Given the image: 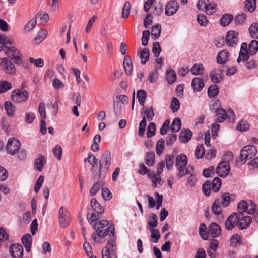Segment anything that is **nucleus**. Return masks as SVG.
Wrapping results in <instances>:
<instances>
[{
	"instance_id": "obj_1",
	"label": "nucleus",
	"mask_w": 258,
	"mask_h": 258,
	"mask_svg": "<svg viewBox=\"0 0 258 258\" xmlns=\"http://www.w3.org/2000/svg\"><path fill=\"white\" fill-rule=\"evenodd\" d=\"M13 44L5 34H0V51L5 48V53L8 57L17 64H20L22 63L23 55L18 49L11 46Z\"/></svg>"
},
{
	"instance_id": "obj_2",
	"label": "nucleus",
	"mask_w": 258,
	"mask_h": 258,
	"mask_svg": "<svg viewBox=\"0 0 258 258\" xmlns=\"http://www.w3.org/2000/svg\"><path fill=\"white\" fill-rule=\"evenodd\" d=\"M92 228L95 230L94 233L101 237H104L107 235L113 236L115 233L114 224L106 220L96 222L93 224Z\"/></svg>"
},
{
	"instance_id": "obj_3",
	"label": "nucleus",
	"mask_w": 258,
	"mask_h": 258,
	"mask_svg": "<svg viewBox=\"0 0 258 258\" xmlns=\"http://www.w3.org/2000/svg\"><path fill=\"white\" fill-rule=\"evenodd\" d=\"M99 164V176L101 177L107 173L111 164V153L109 150H106L102 155Z\"/></svg>"
},
{
	"instance_id": "obj_4",
	"label": "nucleus",
	"mask_w": 258,
	"mask_h": 258,
	"mask_svg": "<svg viewBox=\"0 0 258 258\" xmlns=\"http://www.w3.org/2000/svg\"><path fill=\"white\" fill-rule=\"evenodd\" d=\"M257 153L256 148L254 145H247L244 146L241 150L240 158L241 161L244 162L247 160L253 158Z\"/></svg>"
},
{
	"instance_id": "obj_5",
	"label": "nucleus",
	"mask_w": 258,
	"mask_h": 258,
	"mask_svg": "<svg viewBox=\"0 0 258 258\" xmlns=\"http://www.w3.org/2000/svg\"><path fill=\"white\" fill-rule=\"evenodd\" d=\"M115 242L114 238H111L108 240L107 245L102 250V258H111V253L116 256Z\"/></svg>"
},
{
	"instance_id": "obj_6",
	"label": "nucleus",
	"mask_w": 258,
	"mask_h": 258,
	"mask_svg": "<svg viewBox=\"0 0 258 258\" xmlns=\"http://www.w3.org/2000/svg\"><path fill=\"white\" fill-rule=\"evenodd\" d=\"M21 143L15 138H10L7 142L6 150L8 154L14 155L19 151Z\"/></svg>"
},
{
	"instance_id": "obj_7",
	"label": "nucleus",
	"mask_w": 258,
	"mask_h": 258,
	"mask_svg": "<svg viewBox=\"0 0 258 258\" xmlns=\"http://www.w3.org/2000/svg\"><path fill=\"white\" fill-rule=\"evenodd\" d=\"M12 100L15 103H19L26 101L28 97V93L26 91H21L19 89H16L11 93Z\"/></svg>"
},
{
	"instance_id": "obj_8",
	"label": "nucleus",
	"mask_w": 258,
	"mask_h": 258,
	"mask_svg": "<svg viewBox=\"0 0 258 258\" xmlns=\"http://www.w3.org/2000/svg\"><path fill=\"white\" fill-rule=\"evenodd\" d=\"M0 66L6 74L13 75L16 73V69L15 66L8 58H2Z\"/></svg>"
},
{
	"instance_id": "obj_9",
	"label": "nucleus",
	"mask_w": 258,
	"mask_h": 258,
	"mask_svg": "<svg viewBox=\"0 0 258 258\" xmlns=\"http://www.w3.org/2000/svg\"><path fill=\"white\" fill-rule=\"evenodd\" d=\"M239 216L238 214L233 213L227 219L225 222V228L228 230H232L236 225H238Z\"/></svg>"
},
{
	"instance_id": "obj_10",
	"label": "nucleus",
	"mask_w": 258,
	"mask_h": 258,
	"mask_svg": "<svg viewBox=\"0 0 258 258\" xmlns=\"http://www.w3.org/2000/svg\"><path fill=\"white\" fill-rule=\"evenodd\" d=\"M216 171L219 176L225 177L230 172L229 163L226 161H222L218 165Z\"/></svg>"
},
{
	"instance_id": "obj_11",
	"label": "nucleus",
	"mask_w": 258,
	"mask_h": 258,
	"mask_svg": "<svg viewBox=\"0 0 258 258\" xmlns=\"http://www.w3.org/2000/svg\"><path fill=\"white\" fill-rule=\"evenodd\" d=\"M119 101H117L114 104V111L115 116L117 117H119L121 114V105L120 103L121 102L123 104H127L128 102V97L125 95H120L117 96Z\"/></svg>"
},
{
	"instance_id": "obj_12",
	"label": "nucleus",
	"mask_w": 258,
	"mask_h": 258,
	"mask_svg": "<svg viewBox=\"0 0 258 258\" xmlns=\"http://www.w3.org/2000/svg\"><path fill=\"white\" fill-rule=\"evenodd\" d=\"M179 8V4L176 1H170L166 5L165 14L167 16L173 15L177 12Z\"/></svg>"
},
{
	"instance_id": "obj_13",
	"label": "nucleus",
	"mask_w": 258,
	"mask_h": 258,
	"mask_svg": "<svg viewBox=\"0 0 258 258\" xmlns=\"http://www.w3.org/2000/svg\"><path fill=\"white\" fill-rule=\"evenodd\" d=\"M10 250L13 258L23 257V247L20 244L11 245Z\"/></svg>"
},
{
	"instance_id": "obj_14",
	"label": "nucleus",
	"mask_w": 258,
	"mask_h": 258,
	"mask_svg": "<svg viewBox=\"0 0 258 258\" xmlns=\"http://www.w3.org/2000/svg\"><path fill=\"white\" fill-rule=\"evenodd\" d=\"M210 77L213 83H219L223 79V70L220 68L213 69L210 73Z\"/></svg>"
},
{
	"instance_id": "obj_15",
	"label": "nucleus",
	"mask_w": 258,
	"mask_h": 258,
	"mask_svg": "<svg viewBox=\"0 0 258 258\" xmlns=\"http://www.w3.org/2000/svg\"><path fill=\"white\" fill-rule=\"evenodd\" d=\"M238 33L235 31H229L227 33L225 39L227 44L231 47L235 46L238 42Z\"/></svg>"
},
{
	"instance_id": "obj_16",
	"label": "nucleus",
	"mask_w": 258,
	"mask_h": 258,
	"mask_svg": "<svg viewBox=\"0 0 258 258\" xmlns=\"http://www.w3.org/2000/svg\"><path fill=\"white\" fill-rule=\"evenodd\" d=\"M221 228L220 226L216 223H211L208 230V237L210 236L213 238H216L220 235Z\"/></svg>"
},
{
	"instance_id": "obj_17",
	"label": "nucleus",
	"mask_w": 258,
	"mask_h": 258,
	"mask_svg": "<svg viewBox=\"0 0 258 258\" xmlns=\"http://www.w3.org/2000/svg\"><path fill=\"white\" fill-rule=\"evenodd\" d=\"M239 216V221H238V226L240 229L247 228L250 224L253 217L250 216Z\"/></svg>"
},
{
	"instance_id": "obj_18",
	"label": "nucleus",
	"mask_w": 258,
	"mask_h": 258,
	"mask_svg": "<svg viewBox=\"0 0 258 258\" xmlns=\"http://www.w3.org/2000/svg\"><path fill=\"white\" fill-rule=\"evenodd\" d=\"M187 163V159L186 156L183 154L178 155L176 157L175 166L177 168H182L183 166H186Z\"/></svg>"
},
{
	"instance_id": "obj_19",
	"label": "nucleus",
	"mask_w": 258,
	"mask_h": 258,
	"mask_svg": "<svg viewBox=\"0 0 258 258\" xmlns=\"http://www.w3.org/2000/svg\"><path fill=\"white\" fill-rule=\"evenodd\" d=\"M46 162L45 157L42 155H39L38 158L35 160L34 167L36 170L41 172Z\"/></svg>"
},
{
	"instance_id": "obj_20",
	"label": "nucleus",
	"mask_w": 258,
	"mask_h": 258,
	"mask_svg": "<svg viewBox=\"0 0 258 258\" xmlns=\"http://www.w3.org/2000/svg\"><path fill=\"white\" fill-rule=\"evenodd\" d=\"M218 199L220 200V203L223 207L228 206L234 200V198L228 192L223 194L221 198Z\"/></svg>"
},
{
	"instance_id": "obj_21",
	"label": "nucleus",
	"mask_w": 258,
	"mask_h": 258,
	"mask_svg": "<svg viewBox=\"0 0 258 258\" xmlns=\"http://www.w3.org/2000/svg\"><path fill=\"white\" fill-rule=\"evenodd\" d=\"M192 135V133L190 130L184 129L180 132L179 138L181 142L186 143L189 141Z\"/></svg>"
},
{
	"instance_id": "obj_22",
	"label": "nucleus",
	"mask_w": 258,
	"mask_h": 258,
	"mask_svg": "<svg viewBox=\"0 0 258 258\" xmlns=\"http://www.w3.org/2000/svg\"><path fill=\"white\" fill-rule=\"evenodd\" d=\"M229 53L227 50H223L217 55V62L219 64H225L228 61Z\"/></svg>"
},
{
	"instance_id": "obj_23",
	"label": "nucleus",
	"mask_w": 258,
	"mask_h": 258,
	"mask_svg": "<svg viewBox=\"0 0 258 258\" xmlns=\"http://www.w3.org/2000/svg\"><path fill=\"white\" fill-rule=\"evenodd\" d=\"M191 85L195 91H200L204 86V83L202 79L199 77H195L193 79Z\"/></svg>"
},
{
	"instance_id": "obj_24",
	"label": "nucleus",
	"mask_w": 258,
	"mask_h": 258,
	"mask_svg": "<svg viewBox=\"0 0 258 258\" xmlns=\"http://www.w3.org/2000/svg\"><path fill=\"white\" fill-rule=\"evenodd\" d=\"M22 242L26 251L30 252L31 250L32 237L30 234H26L22 238Z\"/></svg>"
},
{
	"instance_id": "obj_25",
	"label": "nucleus",
	"mask_w": 258,
	"mask_h": 258,
	"mask_svg": "<svg viewBox=\"0 0 258 258\" xmlns=\"http://www.w3.org/2000/svg\"><path fill=\"white\" fill-rule=\"evenodd\" d=\"M123 67L125 73L128 75H131L133 71L132 62L128 56H125L123 60Z\"/></svg>"
},
{
	"instance_id": "obj_26",
	"label": "nucleus",
	"mask_w": 258,
	"mask_h": 258,
	"mask_svg": "<svg viewBox=\"0 0 258 258\" xmlns=\"http://www.w3.org/2000/svg\"><path fill=\"white\" fill-rule=\"evenodd\" d=\"M91 206L98 214H102L104 212V208L100 205L95 198L92 199Z\"/></svg>"
},
{
	"instance_id": "obj_27",
	"label": "nucleus",
	"mask_w": 258,
	"mask_h": 258,
	"mask_svg": "<svg viewBox=\"0 0 258 258\" xmlns=\"http://www.w3.org/2000/svg\"><path fill=\"white\" fill-rule=\"evenodd\" d=\"M145 162L147 166H152L155 163V154L153 151L147 152L145 156Z\"/></svg>"
},
{
	"instance_id": "obj_28",
	"label": "nucleus",
	"mask_w": 258,
	"mask_h": 258,
	"mask_svg": "<svg viewBox=\"0 0 258 258\" xmlns=\"http://www.w3.org/2000/svg\"><path fill=\"white\" fill-rule=\"evenodd\" d=\"M221 204L220 203V200L216 199L214 201L212 207V212L217 215L221 214Z\"/></svg>"
},
{
	"instance_id": "obj_29",
	"label": "nucleus",
	"mask_w": 258,
	"mask_h": 258,
	"mask_svg": "<svg viewBox=\"0 0 258 258\" xmlns=\"http://www.w3.org/2000/svg\"><path fill=\"white\" fill-rule=\"evenodd\" d=\"M161 32V27L160 24H156L153 26L151 30V36L153 40L158 38Z\"/></svg>"
},
{
	"instance_id": "obj_30",
	"label": "nucleus",
	"mask_w": 258,
	"mask_h": 258,
	"mask_svg": "<svg viewBox=\"0 0 258 258\" xmlns=\"http://www.w3.org/2000/svg\"><path fill=\"white\" fill-rule=\"evenodd\" d=\"M216 112L217 116L216 122H223L228 117V115L227 114L225 110L222 108L217 109Z\"/></svg>"
},
{
	"instance_id": "obj_31",
	"label": "nucleus",
	"mask_w": 258,
	"mask_h": 258,
	"mask_svg": "<svg viewBox=\"0 0 258 258\" xmlns=\"http://www.w3.org/2000/svg\"><path fill=\"white\" fill-rule=\"evenodd\" d=\"M5 108L7 112V115L9 117H13L15 112V107L10 102L7 101L5 103Z\"/></svg>"
},
{
	"instance_id": "obj_32",
	"label": "nucleus",
	"mask_w": 258,
	"mask_h": 258,
	"mask_svg": "<svg viewBox=\"0 0 258 258\" xmlns=\"http://www.w3.org/2000/svg\"><path fill=\"white\" fill-rule=\"evenodd\" d=\"M12 88L11 83L7 81H0V94L4 93Z\"/></svg>"
},
{
	"instance_id": "obj_33",
	"label": "nucleus",
	"mask_w": 258,
	"mask_h": 258,
	"mask_svg": "<svg viewBox=\"0 0 258 258\" xmlns=\"http://www.w3.org/2000/svg\"><path fill=\"white\" fill-rule=\"evenodd\" d=\"M249 31L252 38L258 39V23H252L249 27Z\"/></svg>"
},
{
	"instance_id": "obj_34",
	"label": "nucleus",
	"mask_w": 258,
	"mask_h": 258,
	"mask_svg": "<svg viewBox=\"0 0 258 258\" xmlns=\"http://www.w3.org/2000/svg\"><path fill=\"white\" fill-rule=\"evenodd\" d=\"M219 92V87L216 84L211 85L208 89V95L210 98L216 96Z\"/></svg>"
},
{
	"instance_id": "obj_35",
	"label": "nucleus",
	"mask_w": 258,
	"mask_h": 258,
	"mask_svg": "<svg viewBox=\"0 0 258 258\" xmlns=\"http://www.w3.org/2000/svg\"><path fill=\"white\" fill-rule=\"evenodd\" d=\"M233 19V15L230 14H225L220 19L221 25L226 26L229 25Z\"/></svg>"
},
{
	"instance_id": "obj_36",
	"label": "nucleus",
	"mask_w": 258,
	"mask_h": 258,
	"mask_svg": "<svg viewBox=\"0 0 258 258\" xmlns=\"http://www.w3.org/2000/svg\"><path fill=\"white\" fill-rule=\"evenodd\" d=\"M181 125V120L179 118H175L172 122L170 130L173 133H176L179 131Z\"/></svg>"
},
{
	"instance_id": "obj_37",
	"label": "nucleus",
	"mask_w": 258,
	"mask_h": 258,
	"mask_svg": "<svg viewBox=\"0 0 258 258\" xmlns=\"http://www.w3.org/2000/svg\"><path fill=\"white\" fill-rule=\"evenodd\" d=\"M149 230L151 232V237L152 238V241L154 243L158 242L160 238V234L158 229L154 228H149Z\"/></svg>"
},
{
	"instance_id": "obj_38",
	"label": "nucleus",
	"mask_w": 258,
	"mask_h": 258,
	"mask_svg": "<svg viewBox=\"0 0 258 258\" xmlns=\"http://www.w3.org/2000/svg\"><path fill=\"white\" fill-rule=\"evenodd\" d=\"M166 78L169 84H173L176 81V74L174 71L170 69L166 73Z\"/></svg>"
},
{
	"instance_id": "obj_39",
	"label": "nucleus",
	"mask_w": 258,
	"mask_h": 258,
	"mask_svg": "<svg viewBox=\"0 0 258 258\" xmlns=\"http://www.w3.org/2000/svg\"><path fill=\"white\" fill-rule=\"evenodd\" d=\"M244 4L245 10L250 12H252L256 8V0H246Z\"/></svg>"
},
{
	"instance_id": "obj_40",
	"label": "nucleus",
	"mask_w": 258,
	"mask_h": 258,
	"mask_svg": "<svg viewBox=\"0 0 258 258\" xmlns=\"http://www.w3.org/2000/svg\"><path fill=\"white\" fill-rule=\"evenodd\" d=\"M105 183L103 181L95 183L90 190V194L93 196L96 194L100 187L104 186Z\"/></svg>"
},
{
	"instance_id": "obj_41",
	"label": "nucleus",
	"mask_w": 258,
	"mask_h": 258,
	"mask_svg": "<svg viewBox=\"0 0 258 258\" xmlns=\"http://www.w3.org/2000/svg\"><path fill=\"white\" fill-rule=\"evenodd\" d=\"M150 55V51L148 48H144L140 53V57L141 59V63L143 65L148 61Z\"/></svg>"
},
{
	"instance_id": "obj_42",
	"label": "nucleus",
	"mask_w": 258,
	"mask_h": 258,
	"mask_svg": "<svg viewBox=\"0 0 258 258\" xmlns=\"http://www.w3.org/2000/svg\"><path fill=\"white\" fill-rule=\"evenodd\" d=\"M47 31L46 30L42 29L38 33V36L34 39V41L36 44H40L43 40H44L47 37Z\"/></svg>"
},
{
	"instance_id": "obj_43",
	"label": "nucleus",
	"mask_w": 258,
	"mask_h": 258,
	"mask_svg": "<svg viewBox=\"0 0 258 258\" xmlns=\"http://www.w3.org/2000/svg\"><path fill=\"white\" fill-rule=\"evenodd\" d=\"M221 185V180L218 177H215L211 182L212 190L216 192L218 191Z\"/></svg>"
},
{
	"instance_id": "obj_44",
	"label": "nucleus",
	"mask_w": 258,
	"mask_h": 258,
	"mask_svg": "<svg viewBox=\"0 0 258 258\" xmlns=\"http://www.w3.org/2000/svg\"><path fill=\"white\" fill-rule=\"evenodd\" d=\"M248 51L250 54H255L258 51V41L255 40L251 41L249 44Z\"/></svg>"
},
{
	"instance_id": "obj_45",
	"label": "nucleus",
	"mask_w": 258,
	"mask_h": 258,
	"mask_svg": "<svg viewBox=\"0 0 258 258\" xmlns=\"http://www.w3.org/2000/svg\"><path fill=\"white\" fill-rule=\"evenodd\" d=\"M204 67L202 64H195L191 68V73L195 75H201L203 73Z\"/></svg>"
},
{
	"instance_id": "obj_46",
	"label": "nucleus",
	"mask_w": 258,
	"mask_h": 258,
	"mask_svg": "<svg viewBox=\"0 0 258 258\" xmlns=\"http://www.w3.org/2000/svg\"><path fill=\"white\" fill-rule=\"evenodd\" d=\"M36 23V18L31 19L24 27L23 31L25 32L30 31L35 27Z\"/></svg>"
},
{
	"instance_id": "obj_47",
	"label": "nucleus",
	"mask_w": 258,
	"mask_h": 258,
	"mask_svg": "<svg viewBox=\"0 0 258 258\" xmlns=\"http://www.w3.org/2000/svg\"><path fill=\"white\" fill-rule=\"evenodd\" d=\"M205 154V149L202 144H199L197 145L195 155L197 159L202 158Z\"/></svg>"
},
{
	"instance_id": "obj_48",
	"label": "nucleus",
	"mask_w": 258,
	"mask_h": 258,
	"mask_svg": "<svg viewBox=\"0 0 258 258\" xmlns=\"http://www.w3.org/2000/svg\"><path fill=\"white\" fill-rule=\"evenodd\" d=\"M199 233L203 240H206L208 239V231H207V227L204 223H202L200 225L199 227Z\"/></svg>"
},
{
	"instance_id": "obj_49",
	"label": "nucleus",
	"mask_w": 258,
	"mask_h": 258,
	"mask_svg": "<svg viewBox=\"0 0 258 258\" xmlns=\"http://www.w3.org/2000/svg\"><path fill=\"white\" fill-rule=\"evenodd\" d=\"M202 190L205 196H209L211 190H212L211 188V182L207 180L204 182L202 186Z\"/></svg>"
},
{
	"instance_id": "obj_50",
	"label": "nucleus",
	"mask_w": 258,
	"mask_h": 258,
	"mask_svg": "<svg viewBox=\"0 0 258 258\" xmlns=\"http://www.w3.org/2000/svg\"><path fill=\"white\" fill-rule=\"evenodd\" d=\"M164 140L163 139H160L156 144V151L159 156L162 154L164 149Z\"/></svg>"
},
{
	"instance_id": "obj_51",
	"label": "nucleus",
	"mask_w": 258,
	"mask_h": 258,
	"mask_svg": "<svg viewBox=\"0 0 258 258\" xmlns=\"http://www.w3.org/2000/svg\"><path fill=\"white\" fill-rule=\"evenodd\" d=\"M137 97L138 99L139 103L142 105L144 106V103L145 101L146 97V93L143 90H140L137 92Z\"/></svg>"
},
{
	"instance_id": "obj_52",
	"label": "nucleus",
	"mask_w": 258,
	"mask_h": 258,
	"mask_svg": "<svg viewBox=\"0 0 258 258\" xmlns=\"http://www.w3.org/2000/svg\"><path fill=\"white\" fill-rule=\"evenodd\" d=\"M166 165L168 170H171L173 166L174 156L173 155H167L166 156Z\"/></svg>"
},
{
	"instance_id": "obj_53",
	"label": "nucleus",
	"mask_w": 258,
	"mask_h": 258,
	"mask_svg": "<svg viewBox=\"0 0 258 258\" xmlns=\"http://www.w3.org/2000/svg\"><path fill=\"white\" fill-rule=\"evenodd\" d=\"M70 222V218L68 216H59V224L61 228H64L67 227Z\"/></svg>"
},
{
	"instance_id": "obj_54",
	"label": "nucleus",
	"mask_w": 258,
	"mask_h": 258,
	"mask_svg": "<svg viewBox=\"0 0 258 258\" xmlns=\"http://www.w3.org/2000/svg\"><path fill=\"white\" fill-rule=\"evenodd\" d=\"M170 108L172 112L177 111L180 108V103L178 99L173 97L170 104Z\"/></svg>"
},
{
	"instance_id": "obj_55",
	"label": "nucleus",
	"mask_w": 258,
	"mask_h": 258,
	"mask_svg": "<svg viewBox=\"0 0 258 258\" xmlns=\"http://www.w3.org/2000/svg\"><path fill=\"white\" fill-rule=\"evenodd\" d=\"M156 130V125L153 122H150L148 124L147 127V137L148 138H150L153 136L155 135Z\"/></svg>"
},
{
	"instance_id": "obj_56",
	"label": "nucleus",
	"mask_w": 258,
	"mask_h": 258,
	"mask_svg": "<svg viewBox=\"0 0 258 258\" xmlns=\"http://www.w3.org/2000/svg\"><path fill=\"white\" fill-rule=\"evenodd\" d=\"M151 220L148 222L149 228H155L158 225L157 217L155 214L151 213L150 216Z\"/></svg>"
},
{
	"instance_id": "obj_57",
	"label": "nucleus",
	"mask_w": 258,
	"mask_h": 258,
	"mask_svg": "<svg viewBox=\"0 0 258 258\" xmlns=\"http://www.w3.org/2000/svg\"><path fill=\"white\" fill-rule=\"evenodd\" d=\"M209 0H199L197 4L198 9L201 11H205L209 8Z\"/></svg>"
},
{
	"instance_id": "obj_58",
	"label": "nucleus",
	"mask_w": 258,
	"mask_h": 258,
	"mask_svg": "<svg viewBox=\"0 0 258 258\" xmlns=\"http://www.w3.org/2000/svg\"><path fill=\"white\" fill-rule=\"evenodd\" d=\"M87 160L88 162L92 166L95 167L97 166L98 162L97 159L95 156L92 155L91 153H88V157L87 159H85L84 161L86 162Z\"/></svg>"
},
{
	"instance_id": "obj_59",
	"label": "nucleus",
	"mask_w": 258,
	"mask_h": 258,
	"mask_svg": "<svg viewBox=\"0 0 258 258\" xmlns=\"http://www.w3.org/2000/svg\"><path fill=\"white\" fill-rule=\"evenodd\" d=\"M152 51L155 57H158L161 52V48L158 42L153 43Z\"/></svg>"
},
{
	"instance_id": "obj_60",
	"label": "nucleus",
	"mask_w": 258,
	"mask_h": 258,
	"mask_svg": "<svg viewBox=\"0 0 258 258\" xmlns=\"http://www.w3.org/2000/svg\"><path fill=\"white\" fill-rule=\"evenodd\" d=\"M131 9V4L129 2H126L122 12V17L123 18H126L130 14Z\"/></svg>"
},
{
	"instance_id": "obj_61",
	"label": "nucleus",
	"mask_w": 258,
	"mask_h": 258,
	"mask_svg": "<svg viewBox=\"0 0 258 258\" xmlns=\"http://www.w3.org/2000/svg\"><path fill=\"white\" fill-rule=\"evenodd\" d=\"M249 125L246 120H241L237 125V129L241 132L249 129Z\"/></svg>"
},
{
	"instance_id": "obj_62",
	"label": "nucleus",
	"mask_w": 258,
	"mask_h": 258,
	"mask_svg": "<svg viewBox=\"0 0 258 258\" xmlns=\"http://www.w3.org/2000/svg\"><path fill=\"white\" fill-rule=\"evenodd\" d=\"M249 51H240L239 56L237 59L238 63H240L241 61H245L249 59L248 55Z\"/></svg>"
},
{
	"instance_id": "obj_63",
	"label": "nucleus",
	"mask_w": 258,
	"mask_h": 258,
	"mask_svg": "<svg viewBox=\"0 0 258 258\" xmlns=\"http://www.w3.org/2000/svg\"><path fill=\"white\" fill-rule=\"evenodd\" d=\"M214 174V168L213 166L205 169L203 171V175L206 178L213 177Z\"/></svg>"
},
{
	"instance_id": "obj_64",
	"label": "nucleus",
	"mask_w": 258,
	"mask_h": 258,
	"mask_svg": "<svg viewBox=\"0 0 258 258\" xmlns=\"http://www.w3.org/2000/svg\"><path fill=\"white\" fill-rule=\"evenodd\" d=\"M53 153L58 160H60L62 156V148L61 146L57 145L53 149Z\"/></svg>"
}]
</instances>
